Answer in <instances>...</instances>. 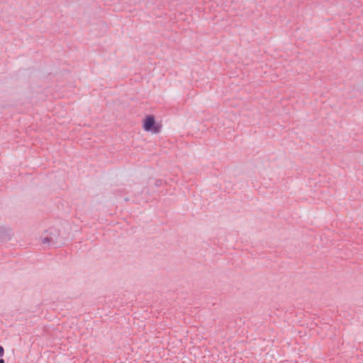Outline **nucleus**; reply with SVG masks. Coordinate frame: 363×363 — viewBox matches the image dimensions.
Segmentation results:
<instances>
[{
    "mask_svg": "<svg viewBox=\"0 0 363 363\" xmlns=\"http://www.w3.org/2000/svg\"><path fill=\"white\" fill-rule=\"evenodd\" d=\"M143 129L145 132L157 134L161 130V125L157 123L154 116L148 115L143 120Z\"/></svg>",
    "mask_w": 363,
    "mask_h": 363,
    "instance_id": "f257e3e1",
    "label": "nucleus"
},
{
    "mask_svg": "<svg viewBox=\"0 0 363 363\" xmlns=\"http://www.w3.org/2000/svg\"><path fill=\"white\" fill-rule=\"evenodd\" d=\"M4 353V350L2 346H0V357H2Z\"/></svg>",
    "mask_w": 363,
    "mask_h": 363,
    "instance_id": "f03ea898",
    "label": "nucleus"
},
{
    "mask_svg": "<svg viewBox=\"0 0 363 363\" xmlns=\"http://www.w3.org/2000/svg\"><path fill=\"white\" fill-rule=\"evenodd\" d=\"M0 363H4V360L3 359H0Z\"/></svg>",
    "mask_w": 363,
    "mask_h": 363,
    "instance_id": "7ed1b4c3",
    "label": "nucleus"
}]
</instances>
